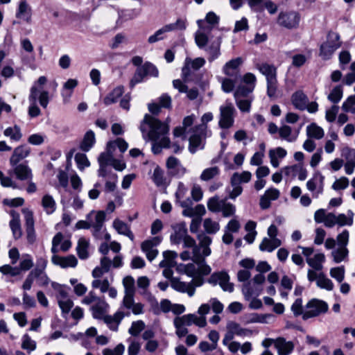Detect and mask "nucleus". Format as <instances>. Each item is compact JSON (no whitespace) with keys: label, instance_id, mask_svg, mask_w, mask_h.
Here are the masks:
<instances>
[{"label":"nucleus","instance_id":"6ab92c4d","mask_svg":"<svg viewBox=\"0 0 355 355\" xmlns=\"http://www.w3.org/2000/svg\"><path fill=\"white\" fill-rule=\"evenodd\" d=\"M282 171L286 176L293 178L297 176L300 180H304L307 177V171L300 164L286 166L282 169Z\"/></svg>","mask_w":355,"mask_h":355},{"label":"nucleus","instance_id":"f257e3e1","mask_svg":"<svg viewBox=\"0 0 355 355\" xmlns=\"http://www.w3.org/2000/svg\"><path fill=\"white\" fill-rule=\"evenodd\" d=\"M199 244L197 245L194 239L187 235L183 239L184 248H192V261L196 263L201 264V272L204 274H210L211 267L206 263L205 257L211 254V250L209 245L211 243V238L205 233L198 235Z\"/></svg>","mask_w":355,"mask_h":355},{"label":"nucleus","instance_id":"72a5a7b5","mask_svg":"<svg viewBox=\"0 0 355 355\" xmlns=\"http://www.w3.org/2000/svg\"><path fill=\"white\" fill-rule=\"evenodd\" d=\"M201 264L193 262L185 264L182 267L184 268V274L191 277H194L197 275H208L209 274H204L201 272Z\"/></svg>","mask_w":355,"mask_h":355},{"label":"nucleus","instance_id":"bb28decb","mask_svg":"<svg viewBox=\"0 0 355 355\" xmlns=\"http://www.w3.org/2000/svg\"><path fill=\"white\" fill-rule=\"evenodd\" d=\"M46 273L44 269L39 268H35L33 270H32L28 276L26 277L23 285L22 288L24 291H28L31 288L33 281L35 279H38L39 277H42V275H44Z\"/></svg>","mask_w":355,"mask_h":355},{"label":"nucleus","instance_id":"393cba45","mask_svg":"<svg viewBox=\"0 0 355 355\" xmlns=\"http://www.w3.org/2000/svg\"><path fill=\"white\" fill-rule=\"evenodd\" d=\"M12 220L10 221L9 225L12 232L13 236L15 239H19L22 235L19 214L15 210L10 211Z\"/></svg>","mask_w":355,"mask_h":355},{"label":"nucleus","instance_id":"1a4fd4ad","mask_svg":"<svg viewBox=\"0 0 355 355\" xmlns=\"http://www.w3.org/2000/svg\"><path fill=\"white\" fill-rule=\"evenodd\" d=\"M236 110L231 103H227L220 107L219 126L223 129L231 128L234 122Z\"/></svg>","mask_w":355,"mask_h":355},{"label":"nucleus","instance_id":"f3484780","mask_svg":"<svg viewBox=\"0 0 355 355\" xmlns=\"http://www.w3.org/2000/svg\"><path fill=\"white\" fill-rule=\"evenodd\" d=\"M171 286L178 292L187 293L189 297H192L195 294V288L192 284L181 282L178 277L171 279Z\"/></svg>","mask_w":355,"mask_h":355},{"label":"nucleus","instance_id":"79ce46f5","mask_svg":"<svg viewBox=\"0 0 355 355\" xmlns=\"http://www.w3.org/2000/svg\"><path fill=\"white\" fill-rule=\"evenodd\" d=\"M106 305L103 300H101L94 305L92 306L90 310L92 313V316L96 319H103L105 313L104 306Z\"/></svg>","mask_w":355,"mask_h":355},{"label":"nucleus","instance_id":"dca6fc26","mask_svg":"<svg viewBox=\"0 0 355 355\" xmlns=\"http://www.w3.org/2000/svg\"><path fill=\"white\" fill-rule=\"evenodd\" d=\"M166 164L171 175H183L187 171L180 160L173 156L167 159Z\"/></svg>","mask_w":355,"mask_h":355},{"label":"nucleus","instance_id":"2eb2a0df","mask_svg":"<svg viewBox=\"0 0 355 355\" xmlns=\"http://www.w3.org/2000/svg\"><path fill=\"white\" fill-rule=\"evenodd\" d=\"M243 60L241 58H236L227 62L223 67V73L227 76L234 77L237 79L239 76V67Z\"/></svg>","mask_w":355,"mask_h":355},{"label":"nucleus","instance_id":"052dcab7","mask_svg":"<svg viewBox=\"0 0 355 355\" xmlns=\"http://www.w3.org/2000/svg\"><path fill=\"white\" fill-rule=\"evenodd\" d=\"M145 328V323L142 320L133 322L128 329V332L133 336H138Z\"/></svg>","mask_w":355,"mask_h":355},{"label":"nucleus","instance_id":"20e7f679","mask_svg":"<svg viewBox=\"0 0 355 355\" xmlns=\"http://www.w3.org/2000/svg\"><path fill=\"white\" fill-rule=\"evenodd\" d=\"M28 101L31 103L28 107V115L32 117H37L41 114V111L37 105L38 101L43 108H46L49 102V93L47 91L40 92L36 85L31 88Z\"/></svg>","mask_w":355,"mask_h":355},{"label":"nucleus","instance_id":"a19ab883","mask_svg":"<svg viewBox=\"0 0 355 355\" xmlns=\"http://www.w3.org/2000/svg\"><path fill=\"white\" fill-rule=\"evenodd\" d=\"M162 239L159 236H155L151 239L146 240L142 242L141 248L143 252L153 251L156 250V247L161 243Z\"/></svg>","mask_w":355,"mask_h":355},{"label":"nucleus","instance_id":"423d86ee","mask_svg":"<svg viewBox=\"0 0 355 355\" xmlns=\"http://www.w3.org/2000/svg\"><path fill=\"white\" fill-rule=\"evenodd\" d=\"M339 39L340 36L338 33H329L327 42L322 44L320 48V55L323 60L330 59L335 51L340 46Z\"/></svg>","mask_w":355,"mask_h":355},{"label":"nucleus","instance_id":"c756f323","mask_svg":"<svg viewBox=\"0 0 355 355\" xmlns=\"http://www.w3.org/2000/svg\"><path fill=\"white\" fill-rule=\"evenodd\" d=\"M113 226L119 234L128 236L131 241L134 240V234L125 223L116 219L113 222Z\"/></svg>","mask_w":355,"mask_h":355},{"label":"nucleus","instance_id":"49530a36","mask_svg":"<svg viewBox=\"0 0 355 355\" xmlns=\"http://www.w3.org/2000/svg\"><path fill=\"white\" fill-rule=\"evenodd\" d=\"M316 284L318 287L327 291H331L334 288V284L331 280L326 277L323 273L318 274Z\"/></svg>","mask_w":355,"mask_h":355},{"label":"nucleus","instance_id":"5fc2aeb1","mask_svg":"<svg viewBox=\"0 0 355 355\" xmlns=\"http://www.w3.org/2000/svg\"><path fill=\"white\" fill-rule=\"evenodd\" d=\"M348 252L349 251L346 247H339L338 249L334 250L331 252V255L334 257V261L336 263H340L347 257Z\"/></svg>","mask_w":355,"mask_h":355},{"label":"nucleus","instance_id":"ea45409f","mask_svg":"<svg viewBox=\"0 0 355 355\" xmlns=\"http://www.w3.org/2000/svg\"><path fill=\"white\" fill-rule=\"evenodd\" d=\"M306 133L308 137H313L316 139H320L324 137L323 129L315 123H312L307 126Z\"/></svg>","mask_w":355,"mask_h":355},{"label":"nucleus","instance_id":"680f3d73","mask_svg":"<svg viewBox=\"0 0 355 355\" xmlns=\"http://www.w3.org/2000/svg\"><path fill=\"white\" fill-rule=\"evenodd\" d=\"M116 146L119 148V150L122 153L125 152L128 147V143L123 139L118 138L114 141L108 142L107 145V148H114Z\"/></svg>","mask_w":355,"mask_h":355},{"label":"nucleus","instance_id":"c85d7f7f","mask_svg":"<svg viewBox=\"0 0 355 355\" xmlns=\"http://www.w3.org/2000/svg\"><path fill=\"white\" fill-rule=\"evenodd\" d=\"M220 39H218L217 41L212 42L204 49V50L209 54L208 60L210 62L218 58L220 55Z\"/></svg>","mask_w":355,"mask_h":355},{"label":"nucleus","instance_id":"4be33fe9","mask_svg":"<svg viewBox=\"0 0 355 355\" xmlns=\"http://www.w3.org/2000/svg\"><path fill=\"white\" fill-rule=\"evenodd\" d=\"M275 348L278 355H289L294 349V344L291 341H286L283 337L275 339Z\"/></svg>","mask_w":355,"mask_h":355},{"label":"nucleus","instance_id":"603ef678","mask_svg":"<svg viewBox=\"0 0 355 355\" xmlns=\"http://www.w3.org/2000/svg\"><path fill=\"white\" fill-rule=\"evenodd\" d=\"M253 90V85H239L234 94V98L247 97Z\"/></svg>","mask_w":355,"mask_h":355},{"label":"nucleus","instance_id":"2f4dec72","mask_svg":"<svg viewBox=\"0 0 355 355\" xmlns=\"http://www.w3.org/2000/svg\"><path fill=\"white\" fill-rule=\"evenodd\" d=\"M164 259L159 263L160 268L174 267L176 264L175 259L178 253L175 251L166 250L163 252Z\"/></svg>","mask_w":355,"mask_h":355},{"label":"nucleus","instance_id":"3c124183","mask_svg":"<svg viewBox=\"0 0 355 355\" xmlns=\"http://www.w3.org/2000/svg\"><path fill=\"white\" fill-rule=\"evenodd\" d=\"M278 133L281 139L286 140L288 142H293L296 139V137H291L292 128L287 125H284L281 126L279 128Z\"/></svg>","mask_w":355,"mask_h":355},{"label":"nucleus","instance_id":"cd10ccee","mask_svg":"<svg viewBox=\"0 0 355 355\" xmlns=\"http://www.w3.org/2000/svg\"><path fill=\"white\" fill-rule=\"evenodd\" d=\"M292 103L294 107L300 110H304L307 107L309 99L307 96L302 91L295 92L291 97Z\"/></svg>","mask_w":355,"mask_h":355},{"label":"nucleus","instance_id":"a18cd8bd","mask_svg":"<svg viewBox=\"0 0 355 355\" xmlns=\"http://www.w3.org/2000/svg\"><path fill=\"white\" fill-rule=\"evenodd\" d=\"M105 219V214L103 211H98L95 216V222L92 225L94 229V234L96 236L103 227V223Z\"/></svg>","mask_w":355,"mask_h":355},{"label":"nucleus","instance_id":"6e6d98bb","mask_svg":"<svg viewBox=\"0 0 355 355\" xmlns=\"http://www.w3.org/2000/svg\"><path fill=\"white\" fill-rule=\"evenodd\" d=\"M343 87L341 85H337L329 94L328 99L334 103H338L343 97Z\"/></svg>","mask_w":355,"mask_h":355},{"label":"nucleus","instance_id":"4c0bfd02","mask_svg":"<svg viewBox=\"0 0 355 355\" xmlns=\"http://www.w3.org/2000/svg\"><path fill=\"white\" fill-rule=\"evenodd\" d=\"M89 242L85 238L78 240L76 248L77 254L80 259H86L89 257L88 253Z\"/></svg>","mask_w":355,"mask_h":355},{"label":"nucleus","instance_id":"6e6552de","mask_svg":"<svg viewBox=\"0 0 355 355\" xmlns=\"http://www.w3.org/2000/svg\"><path fill=\"white\" fill-rule=\"evenodd\" d=\"M300 21V15L295 11L280 12L277 24L287 29L297 28Z\"/></svg>","mask_w":355,"mask_h":355},{"label":"nucleus","instance_id":"ddd939ff","mask_svg":"<svg viewBox=\"0 0 355 355\" xmlns=\"http://www.w3.org/2000/svg\"><path fill=\"white\" fill-rule=\"evenodd\" d=\"M122 309L120 308L113 315H105L103 317V321L107 324L110 330L116 331L123 318L130 316V311L129 310L124 312Z\"/></svg>","mask_w":355,"mask_h":355},{"label":"nucleus","instance_id":"a211bd4d","mask_svg":"<svg viewBox=\"0 0 355 355\" xmlns=\"http://www.w3.org/2000/svg\"><path fill=\"white\" fill-rule=\"evenodd\" d=\"M51 261L54 265L60 266L63 268L68 267L74 268L78 263V260L74 255H69L67 257L53 255Z\"/></svg>","mask_w":355,"mask_h":355},{"label":"nucleus","instance_id":"7c9ffc66","mask_svg":"<svg viewBox=\"0 0 355 355\" xmlns=\"http://www.w3.org/2000/svg\"><path fill=\"white\" fill-rule=\"evenodd\" d=\"M17 18H22L27 22L31 21V9L26 0H21L19 2L18 11L16 14Z\"/></svg>","mask_w":355,"mask_h":355},{"label":"nucleus","instance_id":"5701e85b","mask_svg":"<svg viewBox=\"0 0 355 355\" xmlns=\"http://www.w3.org/2000/svg\"><path fill=\"white\" fill-rule=\"evenodd\" d=\"M13 167V173L19 180H29L32 179V171L25 164H17Z\"/></svg>","mask_w":355,"mask_h":355},{"label":"nucleus","instance_id":"473e14b6","mask_svg":"<svg viewBox=\"0 0 355 355\" xmlns=\"http://www.w3.org/2000/svg\"><path fill=\"white\" fill-rule=\"evenodd\" d=\"M228 330L232 331L234 334L239 336H248L252 334V331L248 329L242 328L241 325L234 321H230L227 324Z\"/></svg>","mask_w":355,"mask_h":355},{"label":"nucleus","instance_id":"7ed1b4c3","mask_svg":"<svg viewBox=\"0 0 355 355\" xmlns=\"http://www.w3.org/2000/svg\"><path fill=\"white\" fill-rule=\"evenodd\" d=\"M123 284L125 288V295L123 297L121 309L131 310L135 315H139L144 313V305L142 303H136L134 300L135 293V279L131 276H127L123 279Z\"/></svg>","mask_w":355,"mask_h":355},{"label":"nucleus","instance_id":"aec40b11","mask_svg":"<svg viewBox=\"0 0 355 355\" xmlns=\"http://www.w3.org/2000/svg\"><path fill=\"white\" fill-rule=\"evenodd\" d=\"M30 154V148L26 145L19 146L14 149L13 153L10 158V164L14 166L20 161L25 159Z\"/></svg>","mask_w":355,"mask_h":355},{"label":"nucleus","instance_id":"13d9d810","mask_svg":"<svg viewBox=\"0 0 355 355\" xmlns=\"http://www.w3.org/2000/svg\"><path fill=\"white\" fill-rule=\"evenodd\" d=\"M21 348L30 353L35 349L36 343L28 334H24L22 337Z\"/></svg>","mask_w":355,"mask_h":355},{"label":"nucleus","instance_id":"37998d69","mask_svg":"<svg viewBox=\"0 0 355 355\" xmlns=\"http://www.w3.org/2000/svg\"><path fill=\"white\" fill-rule=\"evenodd\" d=\"M251 173L249 171H243L241 174L234 173L231 178V184L234 185L241 182H248L251 179Z\"/></svg>","mask_w":355,"mask_h":355},{"label":"nucleus","instance_id":"4468645a","mask_svg":"<svg viewBox=\"0 0 355 355\" xmlns=\"http://www.w3.org/2000/svg\"><path fill=\"white\" fill-rule=\"evenodd\" d=\"M23 212L24 213L27 241L29 243L33 244L36 239L33 213L26 209H23Z\"/></svg>","mask_w":355,"mask_h":355},{"label":"nucleus","instance_id":"8fccbe9b","mask_svg":"<svg viewBox=\"0 0 355 355\" xmlns=\"http://www.w3.org/2000/svg\"><path fill=\"white\" fill-rule=\"evenodd\" d=\"M219 173L220 170L218 166L210 167L205 169L202 172L200 179L203 181H209L217 176Z\"/></svg>","mask_w":355,"mask_h":355},{"label":"nucleus","instance_id":"9b49d317","mask_svg":"<svg viewBox=\"0 0 355 355\" xmlns=\"http://www.w3.org/2000/svg\"><path fill=\"white\" fill-rule=\"evenodd\" d=\"M208 282L214 286L219 284L223 291L232 293L234 284L230 282V276L225 271L214 272L208 279Z\"/></svg>","mask_w":355,"mask_h":355},{"label":"nucleus","instance_id":"c03bdc74","mask_svg":"<svg viewBox=\"0 0 355 355\" xmlns=\"http://www.w3.org/2000/svg\"><path fill=\"white\" fill-rule=\"evenodd\" d=\"M159 141H153L152 150L155 154H159L162 148H170V139L168 137H164L159 139Z\"/></svg>","mask_w":355,"mask_h":355},{"label":"nucleus","instance_id":"0eeeda50","mask_svg":"<svg viewBox=\"0 0 355 355\" xmlns=\"http://www.w3.org/2000/svg\"><path fill=\"white\" fill-rule=\"evenodd\" d=\"M306 311L304 312L302 315L303 320L317 317L320 314L327 313L329 306L326 302L314 298L306 304Z\"/></svg>","mask_w":355,"mask_h":355},{"label":"nucleus","instance_id":"f704fd0d","mask_svg":"<svg viewBox=\"0 0 355 355\" xmlns=\"http://www.w3.org/2000/svg\"><path fill=\"white\" fill-rule=\"evenodd\" d=\"M325 260V257L322 253H318L312 258H306V263L315 270L319 271L322 269V263Z\"/></svg>","mask_w":355,"mask_h":355},{"label":"nucleus","instance_id":"4d7b16f0","mask_svg":"<svg viewBox=\"0 0 355 355\" xmlns=\"http://www.w3.org/2000/svg\"><path fill=\"white\" fill-rule=\"evenodd\" d=\"M153 180L158 187L162 186L165 184L164 173L160 167L157 166L154 169Z\"/></svg>","mask_w":355,"mask_h":355},{"label":"nucleus","instance_id":"9d476101","mask_svg":"<svg viewBox=\"0 0 355 355\" xmlns=\"http://www.w3.org/2000/svg\"><path fill=\"white\" fill-rule=\"evenodd\" d=\"M185 28V21L181 19H178L176 22L165 25L160 29L157 30L153 35L148 37V42L150 44H153L163 40L164 38L163 35L167 32L175 30H184Z\"/></svg>","mask_w":355,"mask_h":355},{"label":"nucleus","instance_id":"864d4df0","mask_svg":"<svg viewBox=\"0 0 355 355\" xmlns=\"http://www.w3.org/2000/svg\"><path fill=\"white\" fill-rule=\"evenodd\" d=\"M203 227L207 234H216L220 229V225L217 222L213 221L211 218H205L203 223Z\"/></svg>","mask_w":355,"mask_h":355},{"label":"nucleus","instance_id":"e433bc0d","mask_svg":"<svg viewBox=\"0 0 355 355\" xmlns=\"http://www.w3.org/2000/svg\"><path fill=\"white\" fill-rule=\"evenodd\" d=\"M123 93V87L119 86L114 88L110 93H109L104 98L103 102L106 105H111L116 102L118 98L121 96Z\"/></svg>","mask_w":355,"mask_h":355},{"label":"nucleus","instance_id":"58836bf2","mask_svg":"<svg viewBox=\"0 0 355 355\" xmlns=\"http://www.w3.org/2000/svg\"><path fill=\"white\" fill-rule=\"evenodd\" d=\"M3 134L6 137H9L12 141H19L22 137L21 129L17 125L6 128L4 130Z\"/></svg>","mask_w":355,"mask_h":355},{"label":"nucleus","instance_id":"b1692460","mask_svg":"<svg viewBox=\"0 0 355 355\" xmlns=\"http://www.w3.org/2000/svg\"><path fill=\"white\" fill-rule=\"evenodd\" d=\"M343 155L346 159V163L344 165L345 173L351 175L355 168V149L346 148L343 150Z\"/></svg>","mask_w":355,"mask_h":355},{"label":"nucleus","instance_id":"39448f33","mask_svg":"<svg viewBox=\"0 0 355 355\" xmlns=\"http://www.w3.org/2000/svg\"><path fill=\"white\" fill-rule=\"evenodd\" d=\"M207 126L205 124L196 125L192 129V135L189 138V150L194 154L198 150L205 148V140L207 137Z\"/></svg>","mask_w":355,"mask_h":355},{"label":"nucleus","instance_id":"c9c22d12","mask_svg":"<svg viewBox=\"0 0 355 355\" xmlns=\"http://www.w3.org/2000/svg\"><path fill=\"white\" fill-rule=\"evenodd\" d=\"M96 141L95 135L92 130H88L80 144V148L82 150L87 152L94 146Z\"/></svg>","mask_w":355,"mask_h":355},{"label":"nucleus","instance_id":"f03ea898","mask_svg":"<svg viewBox=\"0 0 355 355\" xmlns=\"http://www.w3.org/2000/svg\"><path fill=\"white\" fill-rule=\"evenodd\" d=\"M139 129L144 140L157 141L166 137L169 131L168 125L146 114L141 122Z\"/></svg>","mask_w":355,"mask_h":355},{"label":"nucleus","instance_id":"0e129e2a","mask_svg":"<svg viewBox=\"0 0 355 355\" xmlns=\"http://www.w3.org/2000/svg\"><path fill=\"white\" fill-rule=\"evenodd\" d=\"M236 103L239 109L243 112H249L251 107L252 100L243 98H235Z\"/></svg>","mask_w":355,"mask_h":355},{"label":"nucleus","instance_id":"f8f14e48","mask_svg":"<svg viewBox=\"0 0 355 355\" xmlns=\"http://www.w3.org/2000/svg\"><path fill=\"white\" fill-rule=\"evenodd\" d=\"M205 64V60L203 58H196L192 60L190 58H187L184 60V64L182 69V74L184 80H189L191 76V69L197 71L203 67Z\"/></svg>","mask_w":355,"mask_h":355},{"label":"nucleus","instance_id":"69168bd1","mask_svg":"<svg viewBox=\"0 0 355 355\" xmlns=\"http://www.w3.org/2000/svg\"><path fill=\"white\" fill-rule=\"evenodd\" d=\"M194 314L189 313L182 316H178L175 318L174 321L182 324V326H191L193 323Z\"/></svg>","mask_w":355,"mask_h":355},{"label":"nucleus","instance_id":"338daca9","mask_svg":"<svg viewBox=\"0 0 355 355\" xmlns=\"http://www.w3.org/2000/svg\"><path fill=\"white\" fill-rule=\"evenodd\" d=\"M33 266V261L31 257L29 254H25L23 256L18 267L21 270H28Z\"/></svg>","mask_w":355,"mask_h":355},{"label":"nucleus","instance_id":"a878e982","mask_svg":"<svg viewBox=\"0 0 355 355\" xmlns=\"http://www.w3.org/2000/svg\"><path fill=\"white\" fill-rule=\"evenodd\" d=\"M257 68L266 76L267 82L277 80V69L273 64H259L257 65Z\"/></svg>","mask_w":355,"mask_h":355},{"label":"nucleus","instance_id":"09e8293b","mask_svg":"<svg viewBox=\"0 0 355 355\" xmlns=\"http://www.w3.org/2000/svg\"><path fill=\"white\" fill-rule=\"evenodd\" d=\"M42 205L48 214H52L55 209V200L49 195H45L42 198Z\"/></svg>","mask_w":355,"mask_h":355},{"label":"nucleus","instance_id":"bf43d9fd","mask_svg":"<svg viewBox=\"0 0 355 355\" xmlns=\"http://www.w3.org/2000/svg\"><path fill=\"white\" fill-rule=\"evenodd\" d=\"M110 150L111 149L107 148V152H104L100 154L98 158L99 166H107L108 165L111 164L113 159V155L110 152Z\"/></svg>","mask_w":355,"mask_h":355},{"label":"nucleus","instance_id":"412c9836","mask_svg":"<svg viewBox=\"0 0 355 355\" xmlns=\"http://www.w3.org/2000/svg\"><path fill=\"white\" fill-rule=\"evenodd\" d=\"M174 233L171 235V241L174 244H179L187 234V229L184 223L176 224L173 226Z\"/></svg>","mask_w":355,"mask_h":355},{"label":"nucleus","instance_id":"774afa93","mask_svg":"<svg viewBox=\"0 0 355 355\" xmlns=\"http://www.w3.org/2000/svg\"><path fill=\"white\" fill-rule=\"evenodd\" d=\"M130 345L128 348V355H137L141 349L140 343L131 338L128 339Z\"/></svg>","mask_w":355,"mask_h":355},{"label":"nucleus","instance_id":"de8ad7c7","mask_svg":"<svg viewBox=\"0 0 355 355\" xmlns=\"http://www.w3.org/2000/svg\"><path fill=\"white\" fill-rule=\"evenodd\" d=\"M145 77H146V73H145V71L142 66L137 67L135 73H134V76L130 80V87L133 88L135 86V85L141 83Z\"/></svg>","mask_w":355,"mask_h":355},{"label":"nucleus","instance_id":"e2e57ef3","mask_svg":"<svg viewBox=\"0 0 355 355\" xmlns=\"http://www.w3.org/2000/svg\"><path fill=\"white\" fill-rule=\"evenodd\" d=\"M224 200H219L218 197L211 198L207 202V207L212 212H218L220 211L221 206Z\"/></svg>","mask_w":355,"mask_h":355}]
</instances>
